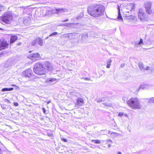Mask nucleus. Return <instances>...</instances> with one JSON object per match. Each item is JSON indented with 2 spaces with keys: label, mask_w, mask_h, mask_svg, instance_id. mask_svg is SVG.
<instances>
[{
  "label": "nucleus",
  "mask_w": 154,
  "mask_h": 154,
  "mask_svg": "<svg viewBox=\"0 0 154 154\" xmlns=\"http://www.w3.org/2000/svg\"><path fill=\"white\" fill-rule=\"evenodd\" d=\"M53 69V67L48 62L46 61L43 65L39 63V75L45 74L46 73L45 69L52 71Z\"/></svg>",
  "instance_id": "nucleus-2"
},
{
  "label": "nucleus",
  "mask_w": 154,
  "mask_h": 154,
  "mask_svg": "<svg viewBox=\"0 0 154 154\" xmlns=\"http://www.w3.org/2000/svg\"><path fill=\"white\" fill-rule=\"evenodd\" d=\"M13 19V14L11 12H5L1 17V20L7 24H10Z\"/></svg>",
  "instance_id": "nucleus-4"
},
{
  "label": "nucleus",
  "mask_w": 154,
  "mask_h": 154,
  "mask_svg": "<svg viewBox=\"0 0 154 154\" xmlns=\"http://www.w3.org/2000/svg\"><path fill=\"white\" fill-rule=\"evenodd\" d=\"M110 146V145H109V146H108L109 147Z\"/></svg>",
  "instance_id": "nucleus-57"
},
{
  "label": "nucleus",
  "mask_w": 154,
  "mask_h": 154,
  "mask_svg": "<svg viewBox=\"0 0 154 154\" xmlns=\"http://www.w3.org/2000/svg\"><path fill=\"white\" fill-rule=\"evenodd\" d=\"M117 9L118 10V15L117 17V19L119 21H121L123 20L122 18V15L121 14L120 7L119 5H118Z\"/></svg>",
  "instance_id": "nucleus-14"
},
{
  "label": "nucleus",
  "mask_w": 154,
  "mask_h": 154,
  "mask_svg": "<svg viewBox=\"0 0 154 154\" xmlns=\"http://www.w3.org/2000/svg\"><path fill=\"white\" fill-rule=\"evenodd\" d=\"M42 109L43 111V112L44 113H45V114H46L47 113H46V110L44 108H42Z\"/></svg>",
  "instance_id": "nucleus-37"
},
{
  "label": "nucleus",
  "mask_w": 154,
  "mask_h": 154,
  "mask_svg": "<svg viewBox=\"0 0 154 154\" xmlns=\"http://www.w3.org/2000/svg\"><path fill=\"white\" fill-rule=\"evenodd\" d=\"M152 6V3L150 2H147L144 4V7L146 9V12L148 14H150L152 12V10L151 9Z\"/></svg>",
  "instance_id": "nucleus-6"
},
{
  "label": "nucleus",
  "mask_w": 154,
  "mask_h": 154,
  "mask_svg": "<svg viewBox=\"0 0 154 154\" xmlns=\"http://www.w3.org/2000/svg\"><path fill=\"white\" fill-rule=\"evenodd\" d=\"M51 102V101L50 100L48 101L47 102V104H49V103H50Z\"/></svg>",
  "instance_id": "nucleus-45"
},
{
  "label": "nucleus",
  "mask_w": 154,
  "mask_h": 154,
  "mask_svg": "<svg viewBox=\"0 0 154 154\" xmlns=\"http://www.w3.org/2000/svg\"><path fill=\"white\" fill-rule=\"evenodd\" d=\"M147 103H154V97L150 98L148 100Z\"/></svg>",
  "instance_id": "nucleus-24"
},
{
  "label": "nucleus",
  "mask_w": 154,
  "mask_h": 154,
  "mask_svg": "<svg viewBox=\"0 0 154 154\" xmlns=\"http://www.w3.org/2000/svg\"><path fill=\"white\" fill-rule=\"evenodd\" d=\"M80 17L79 16V17H76V19H79V18H80Z\"/></svg>",
  "instance_id": "nucleus-48"
},
{
  "label": "nucleus",
  "mask_w": 154,
  "mask_h": 154,
  "mask_svg": "<svg viewBox=\"0 0 154 154\" xmlns=\"http://www.w3.org/2000/svg\"><path fill=\"white\" fill-rule=\"evenodd\" d=\"M56 79L55 78H51L50 79L48 80L50 82H54L56 81Z\"/></svg>",
  "instance_id": "nucleus-33"
},
{
  "label": "nucleus",
  "mask_w": 154,
  "mask_h": 154,
  "mask_svg": "<svg viewBox=\"0 0 154 154\" xmlns=\"http://www.w3.org/2000/svg\"><path fill=\"white\" fill-rule=\"evenodd\" d=\"M14 106H17L18 105V104L17 102H15L14 103Z\"/></svg>",
  "instance_id": "nucleus-40"
},
{
  "label": "nucleus",
  "mask_w": 154,
  "mask_h": 154,
  "mask_svg": "<svg viewBox=\"0 0 154 154\" xmlns=\"http://www.w3.org/2000/svg\"><path fill=\"white\" fill-rule=\"evenodd\" d=\"M112 61V60L111 59H109L107 60L106 61L107 63V65H106V68H109L110 67V65H111V63Z\"/></svg>",
  "instance_id": "nucleus-21"
},
{
  "label": "nucleus",
  "mask_w": 154,
  "mask_h": 154,
  "mask_svg": "<svg viewBox=\"0 0 154 154\" xmlns=\"http://www.w3.org/2000/svg\"><path fill=\"white\" fill-rule=\"evenodd\" d=\"M43 42L41 39L39 38V45L42 46L43 45Z\"/></svg>",
  "instance_id": "nucleus-29"
},
{
  "label": "nucleus",
  "mask_w": 154,
  "mask_h": 154,
  "mask_svg": "<svg viewBox=\"0 0 154 154\" xmlns=\"http://www.w3.org/2000/svg\"><path fill=\"white\" fill-rule=\"evenodd\" d=\"M146 14L143 10L140 8V9L138 11V16L139 18L141 20L144 19Z\"/></svg>",
  "instance_id": "nucleus-8"
},
{
  "label": "nucleus",
  "mask_w": 154,
  "mask_h": 154,
  "mask_svg": "<svg viewBox=\"0 0 154 154\" xmlns=\"http://www.w3.org/2000/svg\"><path fill=\"white\" fill-rule=\"evenodd\" d=\"M102 101V100H99L98 101V102H100Z\"/></svg>",
  "instance_id": "nucleus-51"
},
{
  "label": "nucleus",
  "mask_w": 154,
  "mask_h": 154,
  "mask_svg": "<svg viewBox=\"0 0 154 154\" xmlns=\"http://www.w3.org/2000/svg\"><path fill=\"white\" fill-rule=\"evenodd\" d=\"M58 34V33L57 32H54L49 35V36H51L53 35H56Z\"/></svg>",
  "instance_id": "nucleus-30"
},
{
  "label": "nucleus",
  "mask_w": 154,
  "mask_h": 154,
  "mask_svg": "<svg viewBox=\"0 0 154 154\" xmlns=\"http://www.w3.org/2000/svg\"><path fill=\"white\" fill-rule=\"evenodd\" d=\"M83 100L82 99L79 98L77 100V102L75 104V106L78 107L82 106L84 103Z\"/></svg>",
  "instance_id": "nucleus-10"
},
{
  "label": "nucleus",
  "mask_w": 154,
  "mask_h": 154,
  "mask_svg": "<svg viewBox=\"0 0 154 154\" xmlns=\"http://www.w3.org/2000/svg\"><path fill=\"white\" fill-rule=\"evenodd\" d=\"M68 12V10L66 8H58L57 9L56 13L58 15L63 14L65 12Z\"/></svg>",
  "instance_id": "nucleus-9"
},
{
  "label": "nucleus",
  "mask_w": 154,
  "mask_h": 154,
  "mask_svg": "<svg viewBox=\"0 0 154 154\" xmlns=\"http://www.w3.org/2000/svg\"><path fill=\"white\" fill-rule=\"evenodd\" d=\"M48 38V37H47L46 38V39Z\"/></svg>",
  "instance_id": "nucleus-58"
},
{
  "label": "nucleus",
  "mask_w": 154,
  "mask_h": 154,
  "mask_svg": "<svg viewBox=\"0 0 154 154\" xmlns=\"http://www.w3.org/2000/svg\"><path fill=\"white\" fill-rule=\"evenodd\" d=\"M139 67L141 70L143 71L144 70V66L143 63L141 62L139 63Z\"/></svg>",
  "instance_id": "nucleus-18"
},
{
  "label": "nucleus",
  "mask_w": 154,
  "mask_h": 154,
  "mask_svg": "<svg viewBox=\"0 0 154 154\" xmlns=\"http://www.w3.org/2000/svg\"><path fill=\"white\" fill-rule=\"evenodd\" d=\"M33 71L36 74H38V63L35 64L33 68Z\"/></svg>",
  "instance_id": "nucleus-16"
},
{
  "label": "nucleus",
  "mask_w": 154,
  "mask_h": 154,
  "mask_svg": "<svg viewBox=\"0 0 154 154\" xmlns=\"http://www.w3.org/2000/svg\"><path fill=\"white\" fill-rule=\"evenodd\" d=\"M63 24H61L60 25V26H63Z\"/></svg>",
  "instance_id": "nucleus-53"
},
{
  "label": "nucleus",
  "mask_w": 154,
  "mask_h": 154,
  "mask_svg": "<svg viewBox=\"0 0 154 154\" xmlns=\"http://www.w3.org/2000/svg\"><path fill=\"white\" fill-rule=\"evenodd\" d=\"M146 85H141L140 87V88H142L143 89H144V88H145L146 87Z\"/></svg>",
  "instance_id": "nucleus-34"
},
{
  "label": "nucleus",
  "mask_w": 154,
  "mask_h": 154,
  "mask_svg": "<svg viewBox=\"0 0 154 154\" xmlns=\"http://www.w3.org/2000/svg\"><path fill=\"white\" fill-rule=\"evenodd\" d=\"M66 35L70 39H75L77 36L78 34L76 33H67L66 34Z\"/></svg>",
  "instance_id": "nucleus-11"
},
{
  "label": "nucleus",
  "mask_w": 154,
  "mask_h": 154,
  "mask_svg": "<svg viewBox=\"0 0 154 154\" xmlns=\"http://www.w3.org/2000/svg\"><path fill=\"white\" fill-rule=\"evenodd\" d=\"M124 116L127 117H128V116L127 114H125L124 115Z\"/></svg>",
  "instance_id": "nucleus-47"
},
{
  "label": "nucleus",
  "mask_w": 154,
  "mask_h": 154,
  "mask_svg": "<svg viewBox=\"0 0 154 154\" xmlns=\"http://www.w3.org/2000/svg\"><path fill=\"white\" fill-rule=\"evenodd\" d=\"M23 22H24V23L25 24H26V23H25V20Z\"/></svg>",
  "instance_id": "nucleus-56"
},
{
  "label": "nucleus",
  "mask_w": 154,
  "mask_h": 154,
  "mask_svg": "<svg viewBox=\"0 0 154 154\" xmlns=\"http://www.w3.org/2000/svg\"><path fill=\"white\" fill-rule=\"evenodd\" d=\"M61 140L65 142H67V140L65 138H62Z\"/></svg>",
  "instance_id": "nucleus-35"
},
{
  "label": "nucleus",
  "mask_w": 154,
  "mask_h": 154,
  "mask_svg": "<svg viewBox=\"0 0 154 154\" xmlns=\"http://www.w3.org/2000/svg\"><path fill=\"white\" fill-rule=\"evenodd\" d=\"M76 39L77 40V41H76V42H75V44H78L79 39Z\"/></svg>",
  "instance_id": "nucleus-42"
},
{
  "label": "nucleus",
  "mask_w": 154,
  "mask_h": 154,
  "mask_svg": "<svg viewBox=\"0 0 154 154\" xmlns=\"http://www.w3.org/2000/svg\"><path fill=\"white\" fill-rule=\"evenodd\" d=\"M92 141H94L96 143L99 144L100 143V141L99 140H93Z\"/></svg>",
  "instance_id": "nucleus-28"
},
{
  "label": "nucleus",
  "mask_w": 154,
  "mask_h": 154,
  "mask_svg": "<svg viewBox=\"0 0 154 154\" xmlns=\"http://www.w3.org/2000/svg\"><path fill=\"white\" fill-rule=\"evenodd\" d=\"M18 39V37L17 35H12L11 37L10 44H12Z\"/></svg>",
  "instance_id": "nucleus-13"
},
{
  "label": "nucleus",
  "mask_w": 154,
  "mask_h": 154,
  "mask_svg": "<svg viewBox=\"0 0 154 154\" xmlns=\"http://www.w3.org/2000/svg\"><path fill=\"white\" fill-rule=\"evenodd\" d=\"M40 11L41 13L40 15L44 17L48 14V12L45 8H41Z\"/></svg>",
  "instance_id": "nucleus-12"
},
{
  "label": "nucleus",
  "mask_w": 154,
  "mask_h": 154,
  "mask_svg": "<svg viewBox=\"0 0 154 154\" xmlns=\"http://www.w3.org/2000/svg\"><path fill=\"white\" fill-rule=\"evenodd\" d=\"M122 100L123 101H125V97H123L122 98Z\"/></svg>",
  "instance_id": "nucleus-46"
},
{
  "label": "nucleus",
  "mask_w": 154,
  "mask_h": 154,
  "mask_svg": "<svg viewBox=\"0 0 154 154\" xmlns=\"http://www.w3.org/2000/svg\"><path fill=\"white\" fill-rule=\"evenodd\" d=\"M11 65V64H10V65Z\"/></svg>",
  "instance_id": "nucleus-60"
},
{
  "label": "nucleus",
  "mask_w": 154,
  "mask_h": 154,
  "mask_svg": "<svg viewBox=\"0 0 154 154\" xmlns=\"http://www.w3.org/2000/svg\"><path fill=\"white\" fill-rule=\"evenodd\" d=\"M150 69L151 71H152L153 70V68L150 69V67L149 66H146V68H144V70H149Z\"/></svg>",
  "instance_id": "nucleus-26"
},
{
  "label": "nucleus",
  "mask_w": 154,
  "mask_h": 154,
  "mask_svg": "<svg viewBox=\"0 0 154 154\" xmlns=\"http://www.w3.org/2000/svg\"><path fill=\"white\" fill-rule=\"evenodd\" d=\"M31 52V51H29V53H30V52Z\"/></svg>",
  "instance_id": "nucleus-59"
},
{
  "label": "nucleus",
  "mask_w": 154,
  "mask_h": 154,
  "mask_svg": "<svg viewBox=\"0 0 154 154\" xmlns=\"http://www.w3.org/2000/svg\"><path fill=\"white\" fill-rule=\"evenodd\" d=\"M113 134L116 136H118L120 135V134L116 133L114 132L113 133Z\"/></svg>",
  "instance_id": "nucleus-38"
},
{
  "label": "nucleus",
  "mask_w": 154,
  "mask_h": 154,
  "mask_svg": "<svg viewBox=\"0 0 154 154\" xmlns=\"http://www.w3.org/2000/svg\"><path fill=\"white\" fill-rule=\"evenodd\" d=\"M9 61H8L7 62V63L8 64L9 63Z\"/></svg>",
  "instance_id": "nucleus-55"
},
{
  "label": "nucleus",
  "mask_w": 154,
  "mask_h": 154,
  "mask_svg": "<svg viewBox=\"0 0 154 154\" xmlns=\"http://www.w3.org/2000/svg\"><path fill=\"white\" fill-rule=\"evenodd\" d=\"M124 114V112H120L118 114V116H119L121 117Z\"/></svg>",
  "instance_id": "nucleus-32"
},
{
  "label": "nucleus",
  "mask_w": 154,
  "mask_h": 154,
  "mask_svg": "<svg viewBox=\"0 0 154 154\" xmlns=\"http://www.w3.org/2000/svg\"><path fill=\"white\" fill-rule=\"evenodd\" d=\"M118 154H122L121 152H119L118 153Z\"/></svg>",
  "instance_id": "nucleus-49"
},
{
  "label": "nucleus",
  "mask_w": 154,
  "mask_h": 154,
  "mask_svg": "<svg viewBox=\"0 0 154 154\" xmlns=\"http://www.w3.org/2000/svg\"><path fill=\"white\" fill-rule=\"evenodd\" d=\"M48 134L50 137L52 136V134L51 133H48Z\"/></svg>",
  "instance_id": "nucleus-44"
},
{
  "label": "nucleus",
  "mask_w": 154,
  "mask_h": 154,
  "mask_svg": "<svg viewBox=\"0 0 154 154\" xmlns=\"http://www.w3.org/2000/svg\"><path fill=\"white\" fill-rule=\"evenodd\" d=\"M27 57L28 58L31 60L32 61H35V60L38 59V54L37 53L32 54L29 55Z\"/></svg>",
  "instance_id": "nucleus-7"
},
{
  "label": "nucleus",
  "mask_w": 154,
  "mask_h": 154,
  "mask_svg": "<svg viewBox=\"0 0 154 154\" xmlns=\"http://www.w3.org/2000/svg\"><path fill=\"white\" fill-rule=\"evenodd\" d=\"M127 103L129 106L134 109H140L142 107L140 101L136 98H131L127 102Z\"/></svg>",
  "instance_id": "nucleus-3"
},
{
  "label": "nucleus",
  "mask_w": 154,
  "mask_h": 154,
  "mask_svg": "<svg viewBox=\"0 0 154 154\" xmlns=\"http://www.w3.org/2000/svg\"><path fill=\"white\" fill-rule=\"evenodd\" d=\"M45 76H44V80H41V77H39V78H40V81H42V82H44L45 81Z\"/></svg>",
  "instance_id": "nucleus-36"
},
{
  "label": "nucleus",
  "mask_w": 154,
  "mask_h": 154,
  "mask_svg": "<svg viewBox=\"0 0 154 154\" xmlns=\"http://www.w3.org/2000/svg\"><path fill=\"white\" fill-rule=\"evenodd\" d=\"M6 9V7L0 5V14Z\"/></svg>",
  "instance_id": "nucleus-19"
},
{
  "label": "nucleus",
  "mask_w": 154,
  "mask_h": 154,
  "mask_svg": "<svg viewBox=\"0 0 154 154\" xmlns=\"http://www.w3.org/2000/svg\"><path fill=\"white\" fill-rule=\"evenodd\" d=\"M13 90V88H2V91H10Z\"/></svg>",
  "instance_id": "nucleus-23"
},
{
  "label": "nucleus",
  "mask_w": 154,
  "mask_h": 154,
  "mask_svg": "<svg viewBox=\"0 0 154 154\" xmlns=\"http://www.w3.org/2000/svg\"><path fill=\"white\" fill-rule=\"evenodd\" d=\"M105 10V8L103 5L95 4L88 7V11L91 16L98 17L104 15Z\"/></svg>",
  "instance_id": "nucleus-1"
},
{
  "label": "nucleus",
  "mask_w": 154,
  "mask_h": 154,
  "mask_svg": "<svg viewBox=\"0 0 154 154\" xmlns=\"http://www.w3.org/2000/svg\"><path fill=\"white\" fill-rule=\"evenodd\" d=\"M130 18L131 19H134L135 18V17L134 16H132L131 15H130Z\"/></svg>",
  "instance_id": "nucleus-39"
},
{
  "label": "nucleus",
  "mask_w": 154,
  "mask_h": 154,
  "mask_svg": "<svg viewBox=\"0 0 154 154\" xmlns=\"http://www.w3.org/2000/svg\"><path fill=\"white\" fill-rule=\"evenodd\" d=\"M37 43V40L35 39L31 42V44L32 46L35 45Z\"/></svg>",
  "instance_id": "nucleus-25"
},
{
  "label": "nucleus",
  "mask_w": 154,
  "mask_h": 154,
  "mask_svg": "<svg viewBox=\"0 0 154 154\" xmlns=\"http://www.w3.org/2000/svg\"><path fill=\"white\" fill-rule=\"evenodd\" d=\"M9 42L8 41L4 39H2L0 40V48L4 49L8 48Z\"/></svg>",
  "instance_id": "nucleus-5"
},
{
  "label": "nucleus",
  "mask_w": 154,
  "mask_h": 154,
  "mask_svg": "<svg viewBox=\"0 0 154 154\" xmlns=\"http://www.w3.org/2000/svg\"><path fill=\"white\" fill-rule=\"evenodd\" d=\"M32 72L31 69H29L23 72V74L26 76L29 77L31 75Z\"/></svg>",
  "instance_id": "nucleus-15"
},
{
  "label": "nucleus",
  "mask_w": 154,
  "mask_h": 154,
  "mask_svg": "<svg viewBox=\"0 0 154 154\" xmlns=\"http://www.w3.org/2000/svg\"><path fill=\"white\" fill-rule=\"evenodd\" d=\"M85 79H86V80H90L89 79V78H85Z\"/></svg>",
  "instance_id": "nucleus-52"
},
{
  "label": "nucleus",
  "mask_w": 154,
  "mask_h": 154,
  "mask_svg": "<svg viewBox=\"0 0 154 154\" xmlns=\"http://www.w3.org/2000/svg\"><path fill=\"white\" fill-rule=\"evenodd\" d=\"M72 24V23H65L63 24V25L65 26L69 27L70 26V25Z\"/></svg>",
  "instance_id": "nucleus-31"
},
{
  "label": "nucleus",
  "mask_w": 154,
  "mask_h": 154,
  "mask_svg": "<svg viewBox=\"0 0 154 154\" xmlns=\"http://www.w3.org/2000/svg\"><path fill=\"white\" fill-rule=\"evenodd\" d=\"M1 150L0 149V154H1Z\"/></svg>",
  "instance_id": "nucleus-54"
},
{
  "label": "nucleus",
  "mask_w": 154,
  "mask_h": 154,
  "mask_svg": "<svg viewBox=\"0 0 154 154\" xmlns=\"http://www.w3.org/2000/svg\"><path fill=\"white\" fill-rule=\"evenodd\" d=\"M125 66V64L124 63H122L121 64L120 67L122 68L124 66Z\"/></svg>",
  "instance_id": "nucleus-41"
},
{
  "label": "nucleus",
  "mask_w": 154,
  "mask_h": 154,
  "mask_svg": "<svg viewBox=\"0 0 154 154\" xmlns=\"http://www.w3.org/2000/svg\"><path fill=\"white\" fill-rule=\"evenodd\" d=\"M141 44H143V40L142 38H140V42H136L135 43L134 46L136 47L138 46V45H140Z\"/></svg>",
  "instance_id": "nucleus-22"
},
{
  "label": "nucleus",
  "mask_w": 154,
  "mask_h": 154,
  "mask_svg": "<svg viewBox=\"0 0 154 154\" xmlns=\"http://www.w3.org/2000/svg\"><path fill=\"white\" fill-rule=\"evenodd\" d=\"M68 20V19H66L65 20H62V22H65L67 21Z\"/></svg>",
  "instance_id": "nucleus-43"
},
{
  "label": "nucleus",
  "mask_w": 154,
  "mask_h": 154,
  "mask_svg": "<svg viewBox=\"0 0 154 154\" xmlns=\"http://www.w3.org/2000/svg\"><path fill=\"white\" fill-rule=\"evenodd\" d=\"M105 106H112V104L111 103H104L103 104Z\"/></svg>",
  "instance_id": "nucleus-27"
},
{
  "label": "nucleus",
  "mask_w": 154,
  "mask_h": 154,
  "mask_svg": "<svg viewBox=\"0 0 154 154\" xmlns=\"http://www.w3.org/2000/svg\"><path fill=\"white\" fill-rule=\"evenodd\" d=\"M108 141H109V142H112V140H108Z\"/></svg>",
  "instance_id": "nucleus-50"
},
{
  "label": "nucleus",
  "mask_w": 154,
  "mask_h": 154,
  "mask_svg": "<svg viewBox=\"0 0 154 154\" xmlns=\"http://www.w3.org/2000/svg\"><path fill=\"white\" fill-rule=\"evenodd\" d=\"M57 9H56L55 10H50L48 11V14H54V13H56Z\"/></svg>",
  "instance_id": "nucleus-20"
},
{
  "label": "nucleus",
  "mask_w": 154,
  "mask_h": 154,
  "mask_svg": "<svg viewBox=\"0 0 154 154\" xmlns=\"http://www.w3.org/2000/svg\"><path fill=\"white\" fill-rule=\"evenodd\" d=\"M88 37V35L87 33L82 35L81 37V40L83 41H85L87 39Z\"/></svg>",
  "instance_id": "nucleus-17"
}]
</instances>
